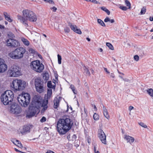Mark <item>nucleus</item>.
Listing matches in <instances>:
<instances>
[{"instance_id":"c85d7f7f","label":"nucleus","mask_w":153,"mask_h":153,"mask_svg":"<svg viewBox=\"0 0 153 153\" xmlns=\"http://www.w3.org/2000/svg\"><path fill=\"white\" fill-rule=\"evenodd\" d=\"M101 9L104 11L108 15H110V11L106 7H101Z\"/></svg>"},{"instance_id":"f704fd0d","label":"nucleus","mask_w":153,"mask_h":153,"mask_svg":"<svg viewBox=\"0 0 153 153\" xmlns=\"http://www.w3.org/2000/svg\"><path fill=\"white\" fill-rule=\"evenodd\" d=\"M103 114L105 117L107 119H108L109 118V116L108 111L103 112Z\"/></svg>"},{"instance_id":"6ab92c4d","label":"nucleus","mask_w":153,"mask_h":153,"mask_svg":"<svg viewBox=\"0 0 153 153\" xmlns=\"http://www.w3.org/2000/svg\"><path fill=\"white\" fill-rule=\"evenodd\" d=\"M52 90L51 89H48L47 91V98H46V96H45V99H47L48 100L49 99L52 95Z\"/></svg>"},{"instance_id":"ea45409f","label":"nucleus","mask_w":153,"mask_h":153,"mask_svg":"<svg viewBox=\"0 0 153 153\" xmlns=\"http://www.w3.org/2000/svg\"><path fill=\"white\" fill-rule=\"evenodd\" d=\"M42 107H43V108L41 110L42 112H44L45 110H47L48 107V106H46V105L45 106H43Z\"/></svg>"},{"instance_id":"f257e3e1","label":"nucleus","mask_w":153,"mask_h":153,"mask_svg":"<svg viewBox=\"0 0 153 153\" xmlns=\"http://www.w3.org/2000/svg\"><path fill=\"white\" fill-rule=\"evenodd\" d=\"M73 125V122L69 117L64 116L57 122V128L60 134H64L70 130Z\"/></svg>"},{"instance_id":"a18cd8bd","label":"nucleus","mask_w":153,"mask_h":153,"mask_svg":"<svg viewBox=\"0 0 153 153\" xmlns=\"http://www.w3.org/2000/svg\"><path fill=\"white\" fill-rule=\"evenodd\" d=\"M46 2L50 4H54L53 1L52 0H47L46 1Z\"/></svg>"},{"instance_id":"3c124183","label":"nucleus","mask_w":153,"mask_h":153,"mask_svg":"<svg viewBox=\"0 0 153 153\" xmlns=\"http://www.w3.org/2000/svg\"><path fill=\"white\" fill-rule=\"evenodd\" d=\"M87 142L89 143V144L91 143V140L90 137L88 136V137H87Z\"/></svg>"},{"instance_id":"393cba45","label":"nucleus","mask_w":153,"mask_h":153,"mask_svg":"<svg viewBox=\"0 0 153 153\" xmlns=\"http://www.w3.org/2000/svg\"><path fill=\"white\" fill-rule=\"evenodd\" d=\"M147 92L150 96L153 97V90L152 89H148L147 90Z\"/></svg>"},{"instance_id":"dca6fc26","label":"nucleus","mask_w":153,"mask_h":153,"mask_svg":"<svg viewBox=\"0 0 153 153\" xmlns=\"http://www.w3.org/2000/svg\"><path fill=\"white\" fill-rule=\"evenodd\" d=\"M30 127L29 126L25 125L23 126L22 131H21L22 134H26L27 133H29L30 131Z\"/></svg>"},{"instance_id":"58836bf2","label":"nucleus","mask_w":153,"mask_h":153,"mask_svg":"<svg viewBox=\"0 0 153 153\" xmlns=\"http://www.w3.org/2000/svg\"><path fill=\"white\" fill-rule=\"evenodd\" d=\"M120 8L122 10L125 11L127 10V8L126 7L123 6H120Z\"/></svg>"},{"instance_id":"b1692460","label":"nucleus","mask_w":153,"mask_h":153,"mask_svg":"<svg viewBox=\"0 0 153 153\" xmlns=\"http://www.w3.org/2000/svg\"><path fill=\"white\" fill-rule=\"evenodd\" d=\"M84 72L86 73V75L90 76V72L89 70L85 66H84L83 68Z\"/></svg>"},{"instance_id":"e2e57ef3","label":"nucleus","mask_w":153,"mask_h":153,"mask_svg":"<svg viewBox=\"0 0 153 153\" xmlns=\"http://www.w3.org/2000/svg\"><path fill=\"white\" fill-rule=\"evenodd\" d=\"M149 20L151 21H153V17H150V18H149Z\"/></svg>"},{"instance_id":"c03bdc74","label":"nucleus","mask_w":153,"mask_h":153,"mask_svg":"<svg viewBox=\"0 0 153 153\" xmlns=\"http://www.w3.org/2000/svg\"><path fill=\"white\" fill-rule=\"evenodd\" d=\"M17 143L18 144H17L16 146L20 148L23 147V146L20 141L19 143Z\"/></svg>"},{"instance_id":"72a5a7b5","label":"nucleus","mask_w":153,"mask_h":153,"mask_svg":"<svg viewBox=\"0 0 153 153\" xmlns=\"http://www.w3.org/2000/svg\"><path fill=\"white\" fill-rule=\"evenodd\" d=\"M58 63L59 64H60L61 63V60L62 58L61 56L59 54H58Z\"/></svg>"},{"instance_id":"7c9ffc66","label":"nucleus","mask_w":153,"mask_h":153,"mask_svg":"<svg viewBox=\"0 0 153 153\" xmlns=\"http://www.w3.org/2000/svg\"><path fill=\"white\" fill-rule=\"evenodd\" d=\"M106 46H108L109 49H111V50H113L114 49V47L109 42H107L106 43Z\"/></svg>"},{"instance_id":"6e6d98bb","label":"nucleus","mask_w":153,"mask_h":153,"mask_svg":"<svg viewBox=\"0 0 153 153\" xmlns=\"http://www.w3.org/2000/svg\"><path fill=\"white\" fill-rule=\"evenodd\" d=\"M104 70L107 72V73L108 74H110V72L107 70V69L106 68H104Z\"/></svg>"},{"instance_id":"f3484780","label":"nucleus","mask_w":153,"mask_h":153,"mask_svg":"<svg viewBox=\"0 0 153 153\" xmlns=\"http://www.w3.org/2000/svg\"><path fill=\"white\" fill-rule=\"evenodd\" d=\"M124 139L127 141V142H129L130 144L133 142L134 140V137L127 135H125Z\"/></svg>"},{"instance_id":"2f4dec72","label":"nucleus","mask_w":153,"mask_h":153,"mask_svg":"<svg viewBox=\"0 0 153 153\" xmlns=\"http://www.w3.org/2000/svg\"><path fill=\"white\" fill-rule=\"evenodd\" d=\"M125 3L126 6L128 7V8L130 9L131 8V4L129 1L127 0H125Z\"/></svg>"},{"instance_id":"680f3d73","label":"nucleus","mask_w":153,"mask_h":153,"mask_svg":"<svg viewBox=\"0 0 153 153\" xmlns=\"http://www.w3.org/2000/svg\"><path fill=\"white\" fill-rule=\"evenodd\" d=\"M14 150H15L16 151V152H22V151H19V150H18V149H17L15 148H14Z\"/></svg>"},{"instance_id":"4c0bfd02","label":"nucleus","mask_w":153,"mask_h":153,"mask_svg":"<svg viewBox=\"0 0 153 153\" xmlns=\"http://www.w3.org/2000/svg\"><path fill=\"white\" fill-rule=\"evenodd\" d=\"M29 52L33 54H35L36 51L32 48H30L28 50Z\"/></svg>"},{"instance_id":"8fccbe9b","label":"nucleus","mask_w":153,"mask_h":153,"mask_svg":"<svg viewBox=\"0 0 153 153\" xmlns=\"http://www.w3.org/2000/svg\"><path fill=\"white\" fill-rule=\"evenodd\" d=\"M89 1L94 4L98 3V1L96 0H89Z\"/></svg>"},{"instance_id":"052dcab7","label":"nucleus","mask_w":153,"mask_h":153,"mask_svg":"<svg viewBox=\"0 0 153 153\" xmlns=\"http://www.w3.org/2000/svg\"><path fill=\"white\" fill-rule=\"evenodd\" d=\"M109 22L111 23H113L114 22V19H110Z\"/></svg>"},{"instance_id":"864d4df0","label":"nucleus","mask_w":153,"mask_h":153,"mask_svg":"<svg viewBox=\"0 0 153 153\" xmlns=\"http://www.w3.org/2000/svg\"><path fill=\"white\" fill-rule=\"evenodd\" d=\"M103 112L106 111H108L107 110V109L106 108L104 105L103 106Z\"/></svg>"},{"instance_id":"2eb2a0df","label":"nucleus","mask_w":153,"mask_h":153,"mask_svg":"<svg viewBox=\"0 0 153 153\" xmlns=\"http://www.w3.org/2000/svg\"><path fill=\"white\" fill-rule=\"evenodd\" d=\"M68 25L70 26L71 29L75 32L80 34L82 33L80 29L77 28V27L76 25H73L71 23L68 22Z\"/></svg>"},{"instance_id":"412c9836","label":"nucleus","mask_w":153,"mask_h":153,"mask_svg":"<svg viewBox=\"0 0 153 153\" xmlns=\"http://www.w3.org/2000/svg\"><path fill=\"white\" fill-rule=\"evenodd\" d=\"M48 103V100L45 99V100L43 101H42L41 100V105H40V107H43L44 106H47V104Z\"/></svg>"},{"instance_id":"e433bc0d","label":"nucleus","mask_w":153,"mask_h":153,"mask_svg":"<svg viewBox=\"0 0 153 153\" xmlns=\"http://www.w3.org/2000/svg\"><path fill=\"white\" fill-rule=\"evenodd\" d=\"M64 31L65 33H69L70 31V29L68 27H65L64 29Z\"/></svg>"},{"instance_id":"a19ab883","label":"nucleus","mask_w":153,"mask_h":153,"mask_svg":"<svg viewBox=\"0 0 153 153\" xmlns=\"http://www.w3.org/2000/svg\"><path fill=\"white\" fill-rule=\"evenodd\" d=\"M46 118L44 117H43L41 119L40 121L42 123L45 122L46 121Z\"/></svg>"},{"instance_id":"f03ea898","label":"nucleus","mask_w":153,"mask_h":153,"mask_svg":"<svg viewBox=\"0 0 153 153\" xmlns=\"http://www.w3.org/2000/svg\"><path fill=\"white\" fill-rule=\"evenodd\" d=\"M23 16L18 15V19L25 27H28L27 21L31 22H36L37 20V17L34 13L32 11L28 9L24 10L22 12Z\"/></svg>"},{"instance_id":"774afa93","label":"nucleus","mask_w":153,"mask_h":153,"mask_svg":"<svg viewBox=\"0 0 153 153\" xmlns=\"http://www.w3.org/2000/svg\"><path fill=\"white\" fill-rule=\"evenodd\" d=\"M94 152H96V148L95 146H94Z\"/></svg>"},{"instance_id":"9b49d317","label":"nucleus","mask_w":153,"mask_h":153,"mask_svg":"<svg viewBox=\"0 0 153 153\" xmlns=\"http://www.w3.org/2000/svg\"><path fill=\"white\" fill-rule=\"evenodd\" d=\"M10 111L14 114H18L21 112L22 109L18 104L14 103L11 104Z\"/></svg>"},{"instance_id":"ddd939ff","label":"nucleus","mask_w":153,"mask_h":153,"mask_svg":"<svg viewBox=\"0 0 153 153\" xmlns=\"http://www.w3.org/2000/svg\"><path fill=\"white\" fill-rule=\"evenodd\" d=\"M98 136L102 143L107 144L106 136L103 130L101 128L99 129L98 131Z\"/></svg>"},{"instance_id":"a878e982","label":"nucleus","mask_w":153,"mask_h":153,"mask_svg":"<svg viewBox=\"0 0 153 153\" xmlns=\"http://www.w3.org/2000/svg\"><path fill=\"white\" fill-rule=\"evenodd\" d=\"M7 36L9 38L13 39L15 37L14 34L11 32H10L7 33Z\"/></svg>"},{"instance_id":"79ce46f5","label":"nucleus","mask_w":153,"mask_h":153,"mask_svg":"<svg viewBox=\"0 0 153 153\" xmlns=\"http://www.w3.org/2000/svg\"><path fill=\"white\" fill-rule=\"evenodd\" d=\"M134 58L135 61H137L139 60V57L137 55H135L134 56Z\"/></svg>"},{"instance_id":"bf43d9fd","label":"nucleus","mask_w":153,"mask_h":153,"mask_svg":"<svg viewBox=\"0 0 153 153\" xmlns=\"http://www.w3.org/2000/svg\"><path fill=\"white\" fill-rule=\"evenodd\" d=\"M4 27L2 25H1L0 24V29H4Z\"/></svg>"},{"instance_id":"5fc2aeb1","label":"nucleus","mask_w":153,"mask_h":153,"mask_svg":"<svg viewBox=\"0 0 153 153\" xmlns=\"http://www.w3.org/2000/svg\"><path fill=\"white\" fill-rule=\"evenodd\" d=\"M110 76L112 78H114L115 77V75L113 73H111L110 74Z\"/></svg>"},{"instance_id":"a211bd4d","label":"nucleus","mask_w":153,"mask_h":153,"mask_svg":"<svg viewBox=\"0 0 153 153\" xmlns=\"http://www.w3.org/2000/svg\"><path fill=\"white\" fill-rule=\"evenodd\" d=\"M53 102L54 104L53 105V108H54L56 109L59 105L60 100L59 99H58L57 98L56 100L54 99Z\"/></svg>"},{"instance_id":"6e6552de","label":"nucleus","mask_w":153,"mask_h":153,"mask_svg":"<svg viewBox=\"0 0 153 153\" xmlns=\"http://www.w3.org/2000/svg\"><path fill=\"white\" fill-rule=\"evenodd\" d=\"M8 74L10 77H18L22 74L21 68L16 65H13L9 69Z\"/></svg>"},{"instance_id":"338daca9","label":"nucleus","mask_w":153,"mask_h":153,"mask_svg":"<svg viewBox=\"0 0 153 153\" xmlns=\"http://www.w3.org/2000/svg\"><path fill=\"white\" fill-rule=\"evenodd\" d=\"M90 70H91V72H92V74H93V73L94 72V70L92 68H91L90 69Z\"/></svg>"},{"instance_id":"603ef678","label":"nucleus","mask_w":153,"mask_h":153,"mask_svg":"<svg viewBox=\"0 0 153 153\" xmlns=\"http://www.w3.org/2000/svg\"><path fill=\"white\" fill-rule=\"evenodd\" d=\"M51 10H53V12H55L56 11L57 8L55 7H53L51 8Z\"/></svg>"},{"instance_id":"20e7f679","label":"nucleus","mask_w":153,"mask_h":153,"mask_svg":"<svg viewBox=\"0 0 153 153\" xmlns=\"http://www.w3.org/2000/svg\"><path fill=\"white\" fill-rule=\"evenodd\" d=\"M14 94L10 90L5 91L0 97L1 102L4 105H6L11 103L14 98Z\"/></svg>"},{"instance_id":"37998d69","label":"nucleus","mask_w":153,"mask_h":153,"mask_svg":"<svg viewBox=\"0 0 153 153\" xmlns=\"http://www.w3.org/2000/svg\"><path fill=\"white\" fill-rule=\"evenodd\" d=\"M12 142L14 143V144L16 145L17 144H18L17 143L19 142V141L18 140H14L13 141H12Z\"/></svg>"},{"instance_id":"4468645a","label":"nucleus","mask_w":153,"mask_h":153,"mask_svg":"<svg viewBox=\"0 0 153 153\" xmlns=\"http://www.w3.org/2000/svg\"><path fill=\"white\" fill-rule=\"evenodd\" d=\"M4 61L0 59V73L5 71L7 68V65L4 63Z\"/></svg>"},{"instance_id":"aec40b11","label":"nucleus","mask_w":153,"mask_h":153,"mask_svg":"<svg viewBox=\"0 0 153 153\" xmlns=\"http://www.w3.org/2000/svg\"><path fill=\"white\" fill-rule=\"evenodd\" d=\"M4 15L5 17V19L9 22H11L12 21V20L11 19L10 16L9 15H8L7 12H4Z\"/></svg>"},{"instance_id":"09e8293b","label":"nucleus","mask_w":153,"mask_h":153,"mask_svg":"<svg viewBox=\"0 0 153 153\" xmlns=\"http://www.w3.org/2000/svg\"><path fill=\"white\" fill-rule=\"evenodd\" d=\"M76 134H74L73 135L72 137V140L73 141H74L76 139Z\"/></svg>"},{"instance_id":"69168bd1","label":"nucleus","mask_w":153,"mask_h":153,"mask_svg":"<svg viewBox=\"0 0 153 153\" xmlns=\"http://www.w3.org/2000/svg\"><path fill=\"white\" fill-rule=\"evenodd\" d=\"M55 78L56 79H58V75L56 74L55 75Z\"/></svg>"},{"instance_id":"1a4fd4ad","label":"nucleus","mask_w":153,"mask_h":153,"mask_svg":"<svg viewBox=\"0 0 153 153\" xmlns=\"http://www.w3.org/2000/svg\"><path fill=\"white\" fill-rule=\"evenodd\" d=\"M30 66L31 69L38 73L41 72L44 69V65L38 60L31 62Z\"/></svg>"},{"instance_id":"de8ad7c7","label":"nucleus","mask_w":153,"mask_h":153,"mask_svg":"<svg viewBox=\"0 0 153 153\" xmlns=\"http://www.w3.org/2000/svg\"><path fill=\"white\" fill-rule=\"evenodd\" d=\"M71 89H72V90L73 91L74 93L75 94V93L74 92L75 88L74 87V86L73 85H71Z\"/></svg>"},{"instance_id":"4d7b16f0","label":"nucleus","mask_w":153,"mask_h":153,"mask_svg":"<svg viewBox=\"0 0 153 153\" xmlns=\"http://www.w3.org/2000/svg\"><path fill=\"white\" fill-rule=\"evenodd\" d=\"M45 153H55L53 151H51V150H48Z\"/></svg>"},{"instance_id":"7ed1b4c3","label":"nucleus","mask_w":153,"mask_h":153,"mask_svg":"<svg viewBox=\"0 0 153 153\" xmlns=\"http://www.w3.org/2000/svg\"><path fill=\"white\" fill-rule=\"evenodd\" d=\"M41 105V99L37 96L34 97L29 107L28 111L26 114V117L30 118L34 116L40 108Z\"/></svg>"},{"instance_id":"39448f33","label":"nucleus","mask_w":153,"mask_h":153,"mask_svg":"<svg viewBox=\"0 0 153 153\" xmlns=\"http://www.w3.org/2000/svg\"><path fill=\"white\" fill-rule=\"evenodd\" d=\"M26 52L25 49L22 47L17 48L15 50L9 54V56L14 59H19L23 57L24 54Z\"/></svg>"},{"instance_id":"423d86ee","label":"nucleus","mask_w":153,"mask_h":153,"mask_svg":"<svg viewBox=\"0 0 153 153\" xmlns=\"http://www.w3.org/2000/svg\"><path fill=\"white\" fill-rule=\"evenodd\" d=\"M17 99L19 104L22 106L26 107L30 103V96L28 93H24L19 95Z\"/></svg>"},{"instance_id":"bb28decb","label":"nucleus","mask_w":153,"mask_h":153,"mask_svg":"<svg viewBox=\"0 0 153 153\" xmlns=\"http://www.w3.org/2000/svg\"><path fill=\"white\" fill-rule=\"evenodd\" d=\"M97 22L101 25L103 27H105V25L103 22L100 19H97Z\"/></svg>"},{"instance_id":"473e14b6","label":"nucleus","mask_w":153,"mask_h":153,"mask_svg":"<svg viewBox=\"0 0 153 153\" xmlns=\"http://www.w3.org/2000/svg\"><path fill=\"white\" fill-rule=\"evenodd\" d=\"M146 11V7H143L141 10L140 13L141 14H144Z\"/></svg>"},{"instance_id":"cd10ccee","label":"nucleus","mask_w":153,"mask_h":153,"mask_svg":"<svg viewBox=\"0 0 153 153\" xmlns=\"http://www.w3.org/2000/svg\"><path fill=\"white\" fill-rule=\"evenodd\" d=\"M22 40L25 45L27 46L29 45V42L27 39L24 38H22Z\"/></svg>"},{"instance_id":"49530a36","label":"nucleus","mask_w":153,"mask_h":153,"mask_svg":"<svg viewBox=\"0 0 153 153\" xmlns=\"http://www.w3.org/2000/svg\"><path fill=\"white\" fill-rule=\"evenodd\" d=\"M110 19L108 17H106L104 19V22H109V21H110Z\"/></svg>"},{"instance_id":"4be33fe9","label":"nucleus","mask_w":153,"mask_h":153,"mask_svg":"<svg viewBox=\"0 0 153 153\" xmlns=\"http://www.w3.org/2000/svg\"><path fill=\"white\" fill-rule=\"evenodd\" d=\"M49 74L48 72H46L45 73L43 74V79L46 81L49 79Z\"/></svg>"},{"instance_id":"f8f14e48","label":"nucleus","mask_w":153,"mask_h":153,"mask_svg":"<svg viewBox=\"0 0 153 153\" xmlns=\"http://www.w3.org/2000/svg\"><path fill=\"white\" fill-rule=\"evenodd\" d=\"M6 43L7 46L11 48L16 47L20 45L19 42L14 39H9L6 40Z\"/></svg>"},{"instance_id":"0eeeda50","label":"nucleus","mask_w":153,"mask_h":153,"mask_svg":"<svg viewBox=\"0 0 153 153\" xmlns=\"http://www.w3.org/2000/svg\"><path fill=\"white\" fill-rule=\"evenodd\" d=\"M26 82L22 80L16 79L13 80L10 86L12 90L15 91H22L24 90L26 86Z\"/></svg>"},{"instance_id":"c756f323","label":"nucleus","mask_w":153,"mask_h":153,"mask_svg":"<svg viewBox=\"0 0 153 153\" xmlns=\"http://www.w3.org/2000/svg\"><path fill=\"white\" fill-rule=\"evenodd\" d=\"M93 118L94 120H97L99 119V116L98 114L95 113L93 115Z\"/></svg>"},{"instance_id":"5701e85b","label":"nucleus","mask_w":153,"mask_h":153,"mask_svg":"<svg viewBox=\"0 0 153 153\" xmlns=\"http://www.w3.org/2000/svg\"><path fill=\"white\" fill-rule=\"evenodd\" d=\"M47 86L48 88H53L55 89V85L53 86L51 83V82L50 81H48L47 83Z\"/></svg>"},{"instance_id":"0e129e2a","label":"nucleus","mask_w":153,"mask_h":153,"mask_svg":"<svg viewBox=\"0 0 153 153\" xmlns=\"http://www.w3.org/2000/svg\"><path fill=\"white\" fill-rule=\"evenodd\" d=\"M123 79L124 81L126 82H128L129 81V79Z\"/></svg>"},{"instance_id":"13d9d810","label":"nucleus","mask_w":153,"mask_h":153,"mask_svg":"<svg viewBox=\"0 0 153 153\" xmlns=\"http://www.w3.org/2000/svg\"><path fill=\"white\" fill-rule=\"evenodd\" d=\"M134 107H133L130 106L129 107L128 109L129 111H131V110H132L133 109Z\"/></svg>"},{"instance_id":"9d476101","label":"nucleus","mask_w":153,"mask_h":153,"mask_svg":"<svg viewBox=\"0 0 153 153\" xmlns=\"http://www.w3.org/2000/svg\"><path fill=\"white\" fill-rule=\"evenodd\" d=\"M35 85L36 91L39 93H42L43 90V83L40 78H37L35 79Z\"/></svg>"},{"instance_id":"c9c22d12","label":"nucleus","mask_w":153,"mask_h":153,"mask_svg":"<svg viewBox=\"0 0 153 153\" xmlns=\"http://www.w3.org/2000/svg\"><path fill=\"white\" fill-rule=\"evenodd\" d=\"M139 124L141 126L144 128H147V126L146 125H145L144 123L142 122H140L139 123Z\"/></svg>"}]
</instances>
